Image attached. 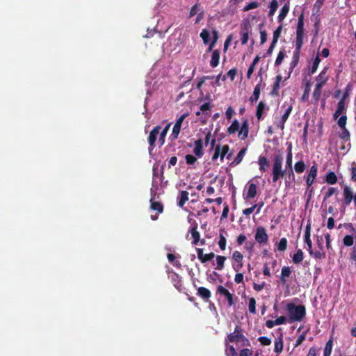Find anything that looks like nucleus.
Segmentation results:
<instances>
[{"instance_id":"1","label":"nucleus","mask_w":356,"mask_h":356,"mask_svg":"<svg viewBox=\"0 0 356 356\" xmlns=\"http://www.w3.org/2000/svg\"><path fill=\"white\" fill-rule=\"evenodd\" d=\"M272 168V181L276 183L280 179L285 177L286 179L294 180L295 175L293 168L282 169L283 157L282 154H276L273 157Z\"/></svg>"},{"instance_id":"2","label":"nucleus","mask_w":356,"mask_h":356,"mask_svg":"<svg viewBox=\"0 0 356 356\" xmlns=\"http://www.w3.org/2000/svg\"><path fill=\"white\" fill-rule=\"evenodd\" d=\"M290 322L301 321L306 315L305 307L303 305H295L293 303L287 305Z\"/></svg>"},{"instance_id":"3","label":"nucleus","mask_w":356,"mask_h":356,"mask_svg":"<svg viewBox=\"0 0 356 356\" xmlns=\"http://www.w3.org/2000/svg\"><path fill=\"white\" fill-rule=\"evenodd\" d=\"M243 330L239 325L235 327L234 331L229 334L227 341L231 343H241L242 346H249L250 341L243 334Z\"/></svg>"},{"instance_id":"4","label":"nucleus","mask_w":356,"mask_h":356,"mask_svg":"<svg viewBox=\"0 0 356 356\" xmlns=\"http://www.w3.org/2000/svg\"><path fill=\"white\" fill-rule=\"evenodd\" d=\"M304 38V13H302L298 19V24L296 27V49L301 51L303 44Z\"/></svg>"},{"instance_id":"5","label":"nucleus","mask_w":356,"mask_h":356,"mask_svg":"<svg viewBox=\"0 0 356 356\" xmlns=\"http://www.w3.org/2000/svg\"><path fill=\"white\" fill-rule=\"evenodd\" d=\"M188 115V113H184L177 120L175 124L173 126L172 131L171 134V138L172 140H175L178 138L181 131V124Z\"/></svg>"},{"instance_id":"6","label":"nucleus","mask_w":356,"mask_h":356,"mask_svg":"<svg viewBox=\"0 0 356 356\" xmlns=\"http://www.w3.org/2000/svg\"><path fill=\"white\" fill-rule=\"evenodd\" d=\"M255 241L259 244H266L268 240V236L264 227L259 226L256 229Z\"/></svg>"},{"instance_id":"7","label":"nucleus","mask_w":356,"mask_h":356,"mask_svg":"<svg viewBox=\"0 0 356 356\" xmlns=\"http://www.w3.org/2000/svg\"><path fill=\"white\" fill-rule=\"evenodd\" d=\"M216 293L223 296L228 302V306L232 307L234 305L235 302L234 300V294L231 293L226 288L222 285L217 286Z\"/></svg>"},{"instance_id":"8","label":"nucleus","mask_w":356,"mask_h":356,"mask_svg":"<svg viewBox=\"0 0 356 356\" xmlns=\"http://www.w3.org/2000/svg\"><path fill=\"white\" fill-rule=\"evenodd\" d=\"M161 127L157 125L153 128V129L150 131L147 141L149 145V150H153L155 147V143L157 139V136L161 131Z\"/></svg>"},{"instance_id":"9","label":"nucleus","mask_w":356,"mask_h":356,"mask_svg":"<svg viewBox=\"0 0 356 356\" xmlns=\"http://www.w3.org/2000/svg\"><path fill=\"white\" fill-rule=\"evenodd\" d=\"M229 149V147L228 145H225L222 147H221L220 145H218L215 148V152L212 156V160L214 161L217 159L218 156H220V160L222 161Z\"/></svg>"},{"instance_id":"10","label":"nucleus","mask_w":356,"mask_h":356,"mask_svg":"<svg viewBox=\"0 0 356 356\" xmlns=\"http://www.w3.org/2000/svg\"><path fill=\"white\" fill-rule=\"evenodd\" d=\"M249 134V122L247 118H245L242 121L241 126L238 130V137L244 140L248 138Z\"/></svg>"},{"instance_id":"11","label":"nucleus","mask_w":356,"mask_h":356,"mask_svg":"<svg viewBox=\"0 0 356 356\" xmlns=\"http://www.w3.org/2000/svg\"><path fill=\"white\" fill-rule=\"evenodd\" d=\"M293 106L291 105L289 106L284 114L282 115L281 118L278 120L275 123L277 128L280 129L281 130H283L284 129V124L286 122V120L289 118V116L290 115L291 111H292Z\"/></svg>"},{"instance_id":"12","label":"nucleus","mask_w":356,"mask_h":356,"mask_svg":"<svg viewBox=\"0 0 356 356\" xmlns=\"http://www.w3.org/2000/svg\"><path fill=\"white\" fill-rule=\"evenodd\" d=\"M317 172H318L317 166L316 165H312L310 168L309 175H307V177L306 178V183H307V188H309L312 186L315 179L317 177Z\"/></svg>"},{"instance_id":"13","label":"nucleus","mask_w":356,"mask_h":356,"mask_svg":"<svg viewBox=\"0 0 356 356\" xmlns=\"http://www.w3.org/2000/svg\"><path fill=\"white\" fill-rule=\"evenodd\" d=\"M343 201L344 204L346 206L350 205L351 202L354 200V195L351 190V188L348 186H345L343 189Z\"/></svg>"},{"instance_id":"14","label":"nucleus","mask_w":356,"mask_h":356,"mask_svg":"<svg viewBox=\"0 0 356 356\" xmlns=\"http://www.w3.org/2000/svg\"><path fill=\"white\" fill-rule=\"evenodd\" d=\"M319 250L314 251L312 250V247L311 248H307V250L309 254L315 258L316 259H322L325 257V253L323 252V247L322 244H318Z\"/></svg>"},{"instance_id":"15","label":"nucleus","mask_w":356,"mask_h":356,"mask_svg":"<svg viewBox=\"0 0 356 356\" xmlns=\"http://www.w3.org/2000/svg\"><path fill=\"white\" fill-rule=\"evenodd\" d=\"M197 227H198V225L197 222H195L191 229V236L193 238V245H196L199 243L200 241V232L197 231Z\"/></svg>"},{"instance_id":"16","label":"nucleus","mask_w":356,"mask_h":356,"mask_svg":"<svg viewBox=\"0 0 356 356\" xmlns=\"http://www.w3.org/2000/svg\"><path fill=\"white\" fill-rule=\"evenodd\" d=\"M269 107L266 105L265 102L261 101L257 107L256 110V117L258 120H261L263 119V115L265 111L268 110Z\"/></svg>"},{"instance_id":"17","label":"nucleus","mask_w":356,"mask_h":356,"mask_svg":"<svg viewBox=\"0 0 356 356\" xmlns=\"http://www.w3.org/2000/svg\"><path fill=\"white\" fill-rule=\"evenodd\" d=\"M346 110V102L343 99H340L337 104V108L333 114V118L337 120L342 113H345Z\"/></svg>"},{"instance_id":"18","label":"nucleus","mask_w":356,"mask_h":356,"mask_svg":"<svg viewBox=\"0 0 356 356\" xmlns=\"http://www.w3.org/2000/svg\"><path fill=\"white\" fill-rule=\"evenodd\" d=\"M211 106L210 102H205L203 104H202L200 107V111H202V117H204V120H203L202 122L203 123L206 122V119L208 116L210 115L211 113Z\"/></svg>"},{"instance_id":"19","label":"nucleus","mask_w":356,"mask_h":356,"mask_svg":"<svg viewBox=\"0 0 356 356\" xmlns=\"http://www.w3.org/2000/svg\"><path fill=\"white\" fill-rule=\"evenodd\" d=\"M197 294L205 302H208L211 296V291L208 289L203 286H200L197 289Z\"/></svg>"},{"instance_id":"20","label":"nucleus","mask_w":356,"mask_h":356,"mask_svg":"<svg viewBox=\"0 0 356 356\" xmlns=\"http://www.w3.org/2000/svg\"><path fill=\"white\" fill-rule=\"evenodd\" d=\"M193 153L197 157L201 158L203 154V142L202 140L198 139L195 141V148L193 149Z\"/></svg>"},{"instance_id":"21","label":"nucleus","mask_w":356,"mask_h":356,"mask_svg":"<svg viewBox=\"0 0 356 356\" xmlns=\"http://www.w3.org/2000/svg\"><path fill=\"white\" fill-rule=\"evenodd\" d=\"M291 275V268L289 266H284L281 270L280 282L282 284H285L287 282V278Z\"/></svg>"},{"instance_id":"22","label":"nucleus","mask_w":356,"mask_h":356,"mask_svg":"<svg viewBox=\"0 0 356 356\" xmlns=\"http://www.w3.org/2000/svg\"><path fill=\"white\" fill-rule=\"evenodd\" d=\"M311 236V224L310 222H308L305 230V243L307 245V248H311L312 247V241L310 238Z\"/></svg>"},{"instance_id":"23","label":"nucleus","mask_w":356,"mask_h":356,"mask_svg":"<svg viewBox=\"0 0 356 356\" xmlns=\"http://www.w3.org/2000/svg\"><path fill=\"white\" fill-rule=\"evenodd\" d=\"M261 80L260 81V82L259 83H257L255 86V87L254 88V91H253V94L250 97L249 100L250 101L251 103L256 102L259 99L260 92H261Z\"/></svg>"},{"instance_id":"24","label":"nucleus","mask_w":356,"mask_h":356,"mask_svg":"<svg viewBox=\"0 0 356 356\" xmlns=\"http://www.w3.org/2000/svg\"><path fill=\"white\" fill-rule=\"evenodd\" d=\"M284 348V343H283V339L282 335L280 334L278 337H277L275 340V347H274V351L277 354H280Z\"/></svg>"},{"instance_id":"25","label":"nucleus","mask_w":356,"mask_h":356,"mask_svg":"<svg viewBox=\"0 0 356 356\" xmlns=\"http://www.w3.org/2000/svg\"><path fill=\"white\" fill-rule=\"evenodd\" d=\"M258 164L259 165V170L261 172H265L269 166V161L266 156H260L258 159Z\"/></svg>"},{"instance_id":"26","label":"nucleus","mask_w":356,"mask_h":356,"mask_svg":"<svg viewBox=\"0 0 356 356\" xmlns=\"http://www.w3.org/2000/svg\"><path fill=\"white\" fill-rule=\"evenodd\" d=\"M170 126H171V124L168 123L166 124V126L163 129V130L161 132H159L158 143H159L160 147L164 145L165 141V138L166 134H167Z\"/></svg>"},{"instance_id":"27","label":"nucleus","mask_w":356,"mask_h":356,"mask_svg":"<svg viewBox=\"0 0 356 356\" xmlns=\"http://www.w3.org/2000/svg\"><path fill=\"white\" fill-rule=\"evenodd\" d=\"M220 52L218 49H216L213 51L211 59L210 61V65L212 67H216L218 65L220 60Z\"/></svg>"},{"instance_id":"28","label":"nucleus","mask_w":356,"mask_h":356,"mask_svg":"<svg viewBox=\"0 0 356 356\" xmlns=\"http://www.w3.org/2000/svg\"><path fill=\"white\" fill-rule=\"evenodd\" d=\"M188 200V193L186 191H181L178 197L177 205L182 207Z\"/></svg>"},{"instance_id":"29","label":"nucleus","mask_w":356,"mask_h":356,"mask_svg":"<svg viewBox=\"0 0 356 356\" xmlns=\"http://www.w3.org/2000/svg\"><path fill=\"white\" fill-rule=\"evenodd\" d=\"M257 195V186L254 183H250L248 185V192L246 194V199L254 198Z\"/></svg>"},{"instance_id":"30","label":"nucleus","mask_w":356,"mask_h":356,"mask_svg":"<svg viewBox=\"0 0 356 356\" xmlns=\"http://www.w3.org/2000/svg\"><path fill=\"white\" fill-rule=\"evenodd\" d=\"M289 11V6L288 3H285L283 7L282 8L280 13L277 17V20L279 22H282V21L284 19L286 16L287 15Z\"/></svg>"},{"instance_id":"31","label":"nucleus","mask_w":356,"mask_h":356,"mask_svg":"<svg viewBox=\"0 0 356 356\" xmlns=\"http://www.w3.org/2000/svg\"><path fill=\"white\" fill-rule=\"evenodd\" d=\"M325 181L327 184L333 185L337 182V177L334 172L330 171L326 174Z\"/></svg>"},{"instance_id":"32","label":"nucleus","mask_w":356,"mask_h":356,"mask_svg":"<svg viewBox=\"0 0 356 356\" xmlns=\"http://www.w3.org/2000/svg\"><path fill=\"white\" fill-rule=\"evenodd\" d=\"M246 151H247L246 148H242L239 151V152L237 154L236 158L234 159L233 162L231 163V165H238L242 161V160L245 154Z\"/></svg>"},{"instance_id":"33","label":"nucleus","mask_w":356,"mask_h":356,"mask_svg":"<svg viewBox=\"0 0 356 356\" xmlns=\"http://www.w3.org/2000/svg\"><path fill=\"white\" fill-rule=\"evenodd\" d=\"M323 86V82L316 83L313 92V98L314 99L315 102H318L319 100L320 97L321 95V88Z\"/></svg>"},{"instance_id":"34","label":"nucleus","mask_w":356,"mask_h":356,"mask_svg":"<svg viewBox=\"0 0 356 356\" xmlns=\"http://www.w3.org/2000/svg\"><path fill=\"white\" fill-rule=\"evenodd\" d=\"M150 208L152 210L156 211L159 213H161L163 211V205L159 202H154L152 199L150 200Z\"/></svg>"},{"instance_id":"35","label":"nucleus","mask_w":356,"mask_h":356,"mask_svg":"<svg viewBox=\"0 0 356 356\" xmlns=\"http://www.w3.org/2000/svg\"><path fill=\"white\" fill-rule=\"evenodd\" d=\"M304 253L301 249L297 250L296 252L293 256V262L296 264H300L304 258Z\"/></svg>"},{"instance_id":"36","label":"nucleus","mask_w":356,"mask_h":356,"mask_svg":"<svg viewBox=\"0 0 356 356\" xmlns=\"http://www.w3.org/2000/svg\"><path fill=\"white\" fill-rule=\"evenodd\" d=\"M224 232V230H220L218 245L221 250H225L226 248L227 240L225 236L223 235Z\"/></svg>"},{"instance_id":"37","label":"nucleus","mask_w":356,"mask_h":356,"mask_svg":"<svg viewBox=\"0 0 356 356\" xmlns=\"http://www.w3.org/2000/svg\"><path fill=\"white\" fill-rule=\"evenodd\" d=\"M251 30V24L248 19L243 20L241 24V31L240 33H249Z\"/></svg>"},{"instance_id":"38","label":"nucleus","mask_w":356,"mask_h":356,"mask_svg":"<svg viewBox=\"0 0 356 356\" xmlns=\"http://www.w3.org/2000/svg\"><path fill=\"white\" fill-rule=\"evenodd\" d=\"M226 257L225 256L218 255L216 257V270H222L225 268V261Z\"/></svg>"},{"instance_id":"39","label":"nucleus","mask_w":356,"mask_h":356,"mask_svg":"<svg viewBox=\"0 0 356 356\" xmlns=\"http://www.w3.org/2000/svg\"><path fill=\"white\" fill-rule=\"evenodd\" d=\"M300 51L295 50L293 54L292 61L290 63L291 70L298 65L300 58Z\"/></svg>"},{"instance_id":"40","label":"nucleus","mask_w":356,"mask_h":356,"mask_svg":"<svg viewBox=\"0 0 356 356\" xmlns=\"http://www.w3.org/2000/svg\"><path fill=\"white\" fill-rule=\"evenodd\" d=\"M333 340L329 339L325 346L323 356H330L332 351Z\"/></svg>"},{"instance_id":"41","label":"nucleus","mask_w":356,"mask_h":356,"mask_svg":"<svg viewBox=\"0 0 356 356\" xmlns=\"http://www.w3.org/2000/svg\"><path fill=\"white\" fill-rule=\"evenodd\" d=\"M281 80H282V76L281 75H277L276 76V80H275V82L273 84V90L271 91V95H278V90L280 89V83Z\"/></svg>"},{"instance_id":"42","label":"nucleus","mask_w":356,"mask_h":356,"mask_svg":"<svg viewBox=\"0 0 356 356\" xmlns=\"http://www.w3.org/2000/svg\"><path fill=\"white\" fill-rule=\"evenodd\" d=\"M239 122L237 120H234L232 124L227 128L229 134H234L239 129Z\"/></svg>"},{"instance_id":"43","label":"nucleus","mask_w":356,"mask_h":356,"mask_svg":"<svg viewBox=\"0 0 356 356\" xmlns=\"http://www.w3.org/2000/svg\"><path fill=\"white\" fill-rule=\"evenodd\" d=\"M278 8V2L277 0H272L269 6L268 16H273L275 13Z\"/></svg>"},{"instance_id":"44","label":"nucleus","mask_w":356,"mask_h":356,"mask_svg":"<svg viewBox=\"0 0 356 356\" xmlns=\"http://www.w3.org/2000/svg\"><path fill=\"white\" fill-rule=\"evenodd\" d=\"M306 165L303 161H298L295 163L294 169L297 173H302L305 171Z\"/></svg>"},{"instance_id":"45","label":"nucleus","mask_w":356,"mask_h":356,"mask_svg":"<svg viewBox=\"0 0 356 356\" xmlns=\"http://www.w3.org/2000/svg\"><path fill=\"white\" fill-rule=\"evenodd\" d=\"M355 235H346L343 238V243L345 246L350 247L354 243Z\"/></svg>"},{"instance_id":"46","label":"nucleus","mask_w":356,"mask_h":356,"mask_svg":"<svg viewBox=\"0 0 356 356\" xmlns=\"http://www.w3.org/2000/svg\"><path fill=\"white\" fill-rule=\"evenodd\" d=\"M341 131L339 134V136L341 139L347 141L350 139V132L346 127L341 128Z\"/></svg>"},{"instance_id":"47","label":"nucleus","mask_w":356,"mask_h":356,"mask_svg":"<svg viewBox=\"0 0 356 356\" xmlns=\"http://www.w3.org/2000/svg\"><path fill=\"white\" fill-rule=\"evenodd\" d=\"M279 251H284L287 248V240L286 238H282L277 245Z\"/></svg>"},{"instance_id":"48","label":"nucleus","mask_w":356,"mask_h":356,"mask_svg":"<svg viewBox=\"0 0 356 356\" xmlns=\"http://www.w3.org/2000/svg\"><path fill=\"white\" fill-rule=\"evenodd\" d=\"M248 309L252 314L256 313V300L254 298H250L249 300Z\"/></svg>"},{"instance_id":"49","label":"nucleus","mask_w":356,"mask_h":356,"mask_svg":"<svg viewBox=\"0 0 356 356\" xmlns=\"http://www.w3.org/2000/svg\"><path fill=\"white\" fill-rule=\"evenodd\" d=\"M320 62H321V58H320L319 56L317 55L313 61L312 66V68L310 70L311 74H314L316 71Z\"/></svg>"},{"instance_id":"50","label":"nucleus","mask_w":356,"mask_h":356,"mask_svg":"<svg viewBox=\"0 0 356 356\" xmlns=\"http://www.w3.org/2000/svg\"><path fill=\"white\" fill-rule=\"evenodd\" d=\"M326 70L327 69L325 68L320 74L319 75L317 76L316 78V80H317V83H323V85L326 83L327 80V78L325 76V74H326Z\"/></svg>"},{"instance_id":"51","label":"nucleus","mask_w":356,"mask_h":356,"mask_svg":"<svg viewBox=\"0 0 356 356\" xmlns=\"http://www.w3.org/2000/svg\"><path fill=\"white\" fill-rule=\"evenodd\" d=\"M292 152H291V147L289 149V152L286 155V168H291L292 167Z\"/></svg>"},{"instance_id":"52","label":"nucleus","mask_w":356,"mask_h":356,"mask_svg":"<svg viewBox=\"0 0 356 356\" xmlns=\"http://www.w3.org/2000/svg\"><path fill=\"white\" fill-rule=\"evenodd\" d=\"M284 56H285L284 50H280L279 51L278 55L277 56V58L275 60V66H279L282 63Z\"/></svg>"},{"instance_id":"53","label":"nucleus","mask_w":356,"mask_h":356,"mask_svg":"<svg viewBox=\"0 0 356 356\" xmlns=\"http://www.w3.org/2000/svg\"><path fill=\"white\" fill-rule=\"evenodd\" d=\"M282 25L279 26L273 32V42H277L279 38L280 37L282 32Z\"/></svg>"},{"instance_id":"54","label":"nucleus","mask_w":356,"mask_h":356,"mask_svg":"<svg viewBox=\"0 0 356 356\" xmlns=\"http://www.w3.org/2000/svg\"><path fill=\"white\" fill-rule=\"evenodd\" d=\"M232 259L235 262H241L243 260V255L239 251H234L232 254Z\"/></svg>"},{"instance_id":"55","label":"nucleus","mask_w":356,"mask_h":356,"mask_svg":"<svg viewBox=\"0 0 356 356\" xmlns=\"http://www.w3.org/2000/svg\"><path fill=\"white\" fill-rule=\"evenodd\" d=\"M338 192V189L337 188L330 187L329 188L328 191L325 193L323 202L326 201L328 198H330L332 195Z\"/></svg>"},{"instance_id":"56","label":"nucleus","mask_w":356,"mask_h":356,"mask_svg":"<svg viewBox=\"0 0 356 356\" xmlns=\"http://www.w3.org/2000/svg\"><path fill=\"white\" fill-rule=\"evenodd\" d=\"M186 162L188 165H193L197 161V157L192 154H186L185 156Z\"/></svg>"},{"instance_id":"57","label":"nucleus","mask_w":356,"mask_h":356,"mask_svg":"<svg viewBox=\"0 0 356 356\" xmlns=\"http://www.w3.org/2000/svg\"><path fill=\"white\" fill-rule=\"evenodd\" d=\"M200 37L202 38L204 43L207 44L210 38L209 32L207 29H203L200 33Z\"/></svg>"},{"instance_id":"58","label":"nucleus","mask_w":356,"mask_h":356,"mask_svg":"<svg viewBox=\"0 0 356 356\" xmlns=\"http://www.w3.org/2000/svg\"><path fill=\"white\" fill-rule=\"evenodd\" d=\"M215 257V254L213 252H210L209 254H204L203 257H202V259L200 261L204 264L209 261L212 260Z\"/></svg>"},{"instance_id":"59","label":"nucleus","mask_w":356,"mask_h":356,"mask_svg":"<svg viewBox=\"0 0 356 356\" xmlns=\"http://www.w3.org/2000/svg\"><path fill=\"white\" fill-rule=\"evenodd\" d=\"M259 7V3L257 1H251L243 8V11H248Z\"/></svg>"},{"instance_id":"60","label":"nucleus","mask_w":356,"mask_h":356,"mask_svg":"<svg viewBox=\"0 0 356 356\" xmlns=\"http://www.w3.org/2000/svg\"><path fill=\"white\" fill-rule=\"evenodd\" d=\"M347 116L346 115H342L339 118L337 124L340 128H344L346 125Z\"/></svg>"},{"instance_id":"61","label":"nucleus","mask_w":356,"mask_h":356,"mask_svg":"<svg viewBox=\"0 0 356 356\" xmlns=\"http://www.w3.org/2000/svg\"><path fill=\"white\" fill-rule=\"evenodd\" d=\"M350 170V173H351L350 179L353 181L355 182L356 181V163L355 162L352 163V166H351Z\"/></svg>"},{"instance_id":"62","label":"nucleus","mask_w":356,"mask_h":356,"mask_svg":"<svg viewBox=\"0 0 356 356\" xmlns=\"http://www.w3.org/2000/svg\"><path fill=\"white\" fill-rule=\"evenodd\" d=\"M258 341L263 346H269L271 343V339L267 337H259Z\"/></svg>"},{"instance_id":"63","label":"nucleus","mask_w":356,"mask_h":356,"mask_svg":"<svg viewBox=\"0 0 356 356\" xmlns=\"http://www.w3.org/2000/svg\"><path fill=\"white\" fill-rule=\"evenodd\" d=\"M200 4L198 3L193 6L189 12V17L195 16L199 10Z\"/></svg>"},{"instance_id":"64","label":"nucleus","mask_w":356,"mask_h":356,"mask_svg":"<svg viewBox=\"0 0 356 356\" xmlns=\"http://www.w3.org/2000/svg\"><path fill=\"white\" fill-rule=\"evenodd\" d=\"M252 350L248 348H243L240 351L239 356H252Z\"/></svg>"}]
</instances>
